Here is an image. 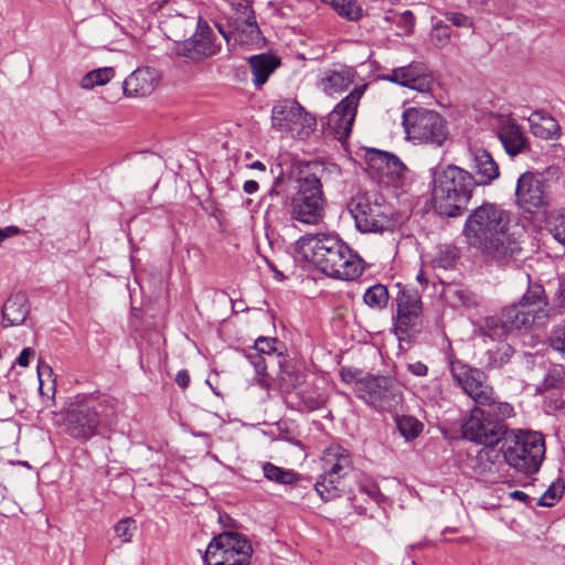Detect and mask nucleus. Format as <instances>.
I'll use <instances>...</instances> for the list:
<instances>
[{
	"label": "nucleus",
	"instance_id": "1",
	"mask_svg": "<svg viewBox=\"0 0 565 565\" xmlns=\"http://www.w3.org/2000/svg\"><path fill=\"white\" fill-rule=\"evenodd\" d=\"M510 215L494 203H483L468 215L462 234L467 244L500 263L515 259L522 248L509 233Z\"/></svg>",
	"mask_w": 565,
	"mask_h": 565
},
{
	"label": "nucleus",
	"instance_id": "2",
	"mask_svg": "<svg viewBox=\"0 0 565 565\" xmlns=\"http://www.w3.org/2000/svg\"><path fill=\"white\" fill-rule=\"evenodd\" d=\"M296 250L333 278L353 280L363 273L362 258L331 233L306 234L296 242Z\"/></svg>",
	"mask_w": 565,
	"mask_h": 565
},
{
	"label": "nucleus",
	"instance_id": "3",
	"mask_svg": "<svg viewBox=\"0 0 565 565\" xmlns=\"http://www.w3.org/2000/svg\"><path fill=\"white\" fill-rule=\"evenodd\" d=\"M429 171L435 210L447 217L460 215L476 189L471 173L456 164L437 166Z\"/></svg>",
	"mask_w": 565,
	"mask_h": 565
},
{
	"label": "nucleus",
	"instance_id": "4",
	"mask_svg": "<svg viewBox=\"0 0 565 565\" xmlns=\"http://www.w3.org/2000/svg\"><path fill=\"white\" fill-rule=\"evenodd\" d=\"M503 441L505 463L524 476L539 472L545 457V439L541 433L508 429Z\"/></svg>",
	"mask_w": 565,
	"mask_h": 565
},
{
	"label": "nucleus",
	"instance_id": "5",
	"mask_svg": "<svg viewBox=\"0 0 565 565\" xmlns=\"http://www.w3.org/2000/svg\"><path fill=\"white\" fill-rule=\"evenodd\" d=\"M450 373L454 381L477 404L490 407L495 416L494 420L503 423L504 419L514 415L513 406L508 402L498 399L492 386L487 383L484 372L481 370L456 360L450 362Z\"/></svg>",
	"mask_w": 565,
	"mask_h": 565
},
{
	"label": "nucleus",
	"instance_id": "6",
	"mask_svg": "<svg viewBox=\"0 0 565 565\" xmlns=\"http://www.w3.org/2000/svg\"><path fill=\"white\" fill-rule=\"evenodd\" d=\"M297 182L298 190L287 205L290 220L303 225L320 224L326 206L320 178L316 173H308L299 177Z\"/></svg>",
	"mask_w": 565,
	"mask_h": 565
},
{
	"label": "nucleus",
	"instance_id": "7",
	"mask_svg": "<svg viewBox=\"0 0 565 565\" xmlns=\"http://www.w3.org/2000/svg\"><path fill=\"white\" fill-rule=\"evenodd\" d=\"M322 475L315 483V490L326 502L341 497L344 479L353 470V461L348 449L338 444L330 445L322 451Z\"/></svg>",
	"mask_w": 565,
	"mask_h": 565
},
{
	"label": "nucleus",
	"instance_id": "8",
	"mask_svg": "<svg viewBox=\"0 0 565 565\" xmlns=\"http://www.w3.org/2000/svg\"><path fill=\"white\" fill-rule=\"evenodd\" d=\"M402 125L407 139L417 143L441 147L448 139L447 122L435 110L408 107L403 111Z\"/></svg>",
	"mask_w": 565,
	"mask_h": 565
},
{
	"label": "nucleus",
	"instance_id": "9",
	"mask_svg": "<svg viewBox=\"0 0 565 565\" xmlns=\"http://www.w3.org/2000/svg\"><path fill=\"white\" fill-rule=\"evenodd\" d=\"M348 210L361 233H382L392 227L391 209L377 192L356 194L349 202Z\"/></svg>",
	"mask_w": 565,
	"mask_h": 565
},
{
	"label": "nucleus",
	"instance_id": "10",
	"mask_svg": "<svg viewBox=\"0 0 565 565\" xmlns=\"http://www.w3.org/2000/svg\"><path fill=\"white\" fill-rule=\"evenodd\" d=\"M253 547L239 533L223 532L213 537L206 547L205 565H250Z\"/></svg>",
	"mask_w": 565,
	"mask_h": 565
},
{
	"label": "nucleus",
	"instance_id": "11",
	"mask_svg": "<svg viewBox=\"0 0 565 565\" xmlns=\"http://www.w3.org/2000/svg\"><path fill=\"white\" fill-rule=\"evenodd\" d=\"M355 395L377 412H394L402 403L397 383L386 376L367 375L355 382Z\"/></svg>",
	"mask_w": 565,
	"mask_h": 565
},
{
	"label": "nucleus",
	"instance_id": "12",
	"mask_svg": "<svg viewBox=\"0 0 565 565\" xmlns=\"http://www.w3.org/2000/svg\"><path fill=\"white\" fill-rule=\"evenodd\" d=\"M551 200L550 184L542 173L526 171L519 177L515 186V204L523 212L534 214L545 211Z\"/></svg>",
	"mask_w": 565,
	"mask_h": 565
},
{
	"label": "nucleus",
	"instance_id": "13",
	"mask_svg": "<svg viewBox=\"0 0 565 565\" xmlns=\"http://www.w3.org/2000/svg\"><path fill=\"white\" fill-rule=\"evenodd\" d=\"M462 436L476 444L497 446L508 431L504 423L493 420L480 407H473L461 426Z\"/></svg>",
	"mask_w": 565,
	"mask_h": 565
},
{
	"label": "nucleus",
	"instance_id": "14",
	"mask_svg": "<svg viewBox=\"0 0 565 565\" xmlns=\"http://www.w3.org/2000/svg\"><path fill=\"white\" fill-rule=\"evenodd\" d=\"M394 329L398 335H414L423 326L422 296L415 289L401 288L395 298Z\"/></svg>",
	"mask_w": 565,
	"mask_h": 565
},
{
	"label": "nucleus",
	"instance_id": "15",
	"mask_svg": "<svg viewBox=\"0 0 565 565\" xmlns=\"http://www.w3.org/2000/svg\"><path fill=\"white\" fill-rule=\"evenodd\" d=\"M174 53L192 62H201L217 54L221 45L215 43V34L210 25L198 19L195 32L189 39L177 41Z\"/></svg>",
	"mask_w": 565,
	"mask_h": 565
},
{
	"label": "nucleus",
	"instance_id": "16",
	"mask_svg": "<svg viewBox=\"0 0 565 565\" xmlns=\"http://www.w3.org/2000/svg\"><path fill=\"white\" fill-rule=\"evenodd\" d=\"M100 417L92 402L83 398L72 404L65 417L67 433L77 439L87 440L97 434Z\"/></svg>",
	"mask_w": 565,
	"mask_h": 565
},
{
	"label": "nucleus",
	"instance_id": "17",
	"mask_svg": "<svg viewBox=\"0 0 565 565\" xmlns=\"http://www.w3.org/2000/svg\"><path fill=\"white\" fill-rule=\"evenodd\" d=\"M532 326L533 319H530L529 312L524 311V305L518 302L507 307L502 311L501 319L487 318L481 332L491 340H500L508 331L529 330Z\"/></svg>",
	"mask_w": 565,
	"mask_h": 565
},
{
	"label": "nucleus",
	"instance_id": "18",
	"mask_svg": "<svg viewBox=\"0 0 565 565\" xmlns=\"http://www.w3.org/2000/svg\"><path fill=\"white\" fill-rule=\"evenodd\" d=\"M365 89V84L356 86L329 114V126L338 140H343L350 136L358 106Z\"/></svg>",
	"mask_w": 565,
	"mask_h": 565
},
{
	"label": "nucleus",
	"instance_id": "19",
	"mask_svg": "<svg viewBox=\"0 0 565 565\" xmlns=\"http://www.w3.org/2000/svg\"><path fill=\"white\" fill-rule=\"evenodd\" d=\"M366 158L370 168L377 171L383 182L399 186L406 181L408 169L395 154L372 149L367 151Z\"/></svg>",
	"mask_w": 565,
	"mask_h": 565
},
{
	"label": "nucleus",
	"instance_id": "20",
	"mask_svg": "<svg viewBox=\"0 0 565 565\" xmlns=\"http://www.w3.org/2000/svg\"><path fill=\"white\" fill-rule=\"evenodd\" d=\"M470 169L476 186H486L491 184L500 175L498 163L490 152L483 148H471Z\"/></svg>",
	"mask_w": 565,
	"mask_h": 565
},
{
	"label": "nucleus",
	"instance_id": "21",
	"mask_svg": "<svg viewBox=\"0 0 565 565\" xmlns=\"http://www.w3.org/2000/svg\"><path fill=\"white\" fill-rule=\"evenodd\" d=\"M239 7L242 11L236 12L238 17H231L228 19L231 30H226L222 23H216L218 32L227 42H230L233 36L235 41H243L241 34L248 33L253 36L254 33H258L259 31L252 7L242 4H239Z\"/></svg>",
	"mask_w": 565,
	"mask_h": 565
},
{
	"label": "nucleus",
	"instance_id": "22",
	"mask_svg": "<svg viewBox=\"0 0 565 565\" xmlns=\"http://www.w3.org/2000/svg\"><path fill=\"white\" fill-rule=\"evenodd\" d=\"M519 302L524 305V311H527L530 319H533V326L542 327L553 318L547 307L545 290L541 285L530 286Z\"/></svg>",
	"mask_w": 565,
	"mask_h": 565
},
{
	"label": "nucleus",
	"instance_id": "23",
	"mask_svg": "<svg viewBox=\"0 0 565 565\" xmlns=\"http://www.w3.org/2000/svg\"><path fill=\"white\" fill-rule=\"evenodd\" d=\"M386 81L408 87L418 92L429 90V79L425 75L424 68L420 64H409L402 67H396L384 76Z\"/></svg>",
	"mask_w": 565,
	"mask_h": 565
},
{
	"label": "nucleus",
	"instance_id": "24",
	"mask_svg": "<svg viewBox=\"0 0 565 565\" xmlns=\"http://www.w3.org/2000/svg\"><path fill=\"white\" fill-rule=\"evenodd\" d=\"M158 83L154 70L140 67L134 71L122 84L124 94L127 97H142L150 95Z\"/></svg>",
	"mask_w": 565,
	"mask_h": 565
},
{
	"label": "nucleus",
	"instance_id": "25",
	"mask_svg": "<svg viewBox=\"0 0 565 565\" xmlns=\"http://www.w3.org/2000/svg\"><path fill=\"white\" fill-rule=\"evenodd\" d=\"M500 457L494 446H484L472 459L471 467L477 475L491 478V481L497 482V473L502 465Z\"/></svg>",
	"mask_w": 565,
	"mask_h": 565
},
{
	"label": "nucleus",
	"instance_id": "26",
	"mask_svg": "<svg viewBox=\"0 0 565 565\" xmlns=\"http://www.w3.org/2000/svg\"><path fill=\"white\" fill-rule=\"evenodd\" d=\"M441 296L452 308H475L479 305V297L467 287L449 282L444 285Z\"/></svg>",
	"mask_w": 565,
	"mask_h": 565
},
{
	"label": "nucleus",
	"instance_id": "27",
	"mask_svg": "<svg viewBox=\"0 0 565 565\" xmlns=\"http://www.w3.org/2000/svg\"><path fill=\"white\" fill-rule=\"evenodd\" d=\"M498 136L507 153L511 157L521 153L526 148V137L515 121L503 124L498 131Z\"/></svg>",
	"mask_w": 565,
	"mask_h": 565
},
{
	"label": "nucleus",
	"instance_id": "28",
	"mask_svg": "<svg viewBox=\"0 0 565 565\" xmlns=\"http://www.w3.org/2000/svg\"><path fill=\"white\" fill-rule=\"evenodd\" d=\"M248 64L253 75V83L256 87L264 85L269 76L280 65V60L271 54L262 53L248 58Z\"/></svg>",
	"mask_w": 565,
	"mask_h": 565
},
{
	"label": "nucleus",
	"instance_id": "29",
	"mask_svg": "<svg viewBox=\"0 0 565 565\" xmlns=\"http://www.w3.org/2000/svg\"><path fill=\"white\" fill-rule=\"evenodd\" d=\"M29 301L24 294L11 296L3 305V327L20 326L29 315Z\"/></svg>",
	"mask_w": 565,
	"mask_h": 565
},
{
	"label": "nucleus",
	"instance_id": "30",
	"mask_svg": "<svg viewBox=\"0 0 565 565\" xmlns=\"http://www.w3.org/2000/svg\"><path fill=\"white\" fill-rule=\"evenodd\" d=\"M200 17L184 15L177 13L170 15L161 21L162 29L167 36L177 44V41H182L192 29L196 28L198 19Z\"/></svg>",
	"mask_w": 565,
	"mask_h": 565
},
{
	"label": "nucleus",
	"instance_id": "31",
	"mask_svg": "<svg viewBox=\"0 0 565 565\" xmlns=\"http://www.w3.org/2000/svg\"><path fill=\"white\" fill-rule=\"evenodd\" d=\"M353 83L351 70L328 71L320 79L321 89L328 95H334L347 90Z\"/></svg>",
	"mask_w": 565,
	"mask_h": 565
},
{
	"label": "nucleus",
	"instance_id": "32",
	"mask_svg": "<svg viewBox=\"0 0 565 565\" xmlns=\"http://www.w3.org/2000/svg\"><path fill=\"white\" fill-rule=\"evenodd\" d=\"M532 132L542 139H556L561 135V127L557 120L542 111H535L530 119Z\"/></svg>",
	"mask_w": 565,
	"mask_h": 565
},
{
	"label": "nucleus",
	"instance_id": "33",
	"mask_svg": "<svg viewBox=\"0 0 565 565\" xmlns=\"http://www.w3.org/2000/svg\"><path fill=\"white\" fill-rule=\"evenodd\" d=\"M92 402L94 409L100 417V424H111L117 416L118 401L108 395L86 397Z\"/></svg>",
	"mask_w": 565,
	"mask_h": 565
},
{
	"label": "nucleus",
	"instance_id": "34",
	"mask_svg": "<svg viewBox=\"0 0 565 565\" xmlns=\"http://www.w3.org/2000/svg\"><path fill=\"white\" fill-rule=\"evenodd\" d=\"M459 258V250L451 244H444L436 247L431 258L433 267L450 269Z\"/></svg>",
	"mask_w": 565,
	"mask_h": 565
},
{
	"label": "nucleus",
	"instance_id": "35",
	"mask_svg": "<svg viewBox=\"0 0 565 565\" xmlns=\"http://www.w3.org/2000/svg\"><path fill=\"white\" fill-rule=\"evenodd\" d=\"M384 20L386 22L396 24L398 29V35H408L414 30L415 15L409 10H405L404 12L390 11L385 13Z\"/></svg>",
	"mask_w": 565,
	"mask_h": 565
},
{
	"label": "nucleus",
	"instance_id": "36",
	"mask_svg": "<svg viewBox=\"0 0 565 565\" xmlns=\"http://www.w3.org/2000/svg\"><path fill=\"white\" fill-rule=\"evenodd\" d=\"M115 76L113 67H99L85 74L81 81L83 89H93L107 84Z\"/></svg>",
	"mask_w": 565,
	"mask_h": 565
},
{
	"label": "nucleus",
	"instance_id": "37",
	"mask_svg": "<svg viewBox=\"0 0 565 565\" xmlns=\"http://www.w3.org/2000/svg\"><path fill=\"white\" fill-rule=\"evenodd\" d=\"M514 353L513 348L505 342H500L495 349L488 350L486 366L490 369L501 367L507 364Z\"/></svg>",
	"mask_w": 565,
	"mask_h": 565
},
{
	"label": "nucleus",
	"instance_id": "38",
	"mask_svg": "<svg viewBox=\"0 0 565 565\" xmlns=\"http://www.w3.org/2000/svg\"><path fill=\"white\" fill-rule=\"evenodd\" d=\"M263 472L266 479L279 484H292L298 480L292 470L280 468L271 462L264 463Z\"/></svg>",
	"mask_w": 565,
	"mask_h": 565
},
{
	"label": "nucleus",
	"instance_id": "39",
	"mask_svg": "<svg viewBox=\"0 0 565 565\" xmlns=\"http://www.w3.org/2000/svg\"><path fill=\"white\" fill-rule=\"evenodd\" d=\"M366 306L372 309L381 310L388 302V291L384 285L377 284L366 289L363 296Z\"/></svg>",
	"mask_w": 565,
	"mask_h": 565
},
{
	"label": "nucleus",
	"instance_id": "40",
	"mask_svg": "<svg viewBox=\"0 0 565 565\" xmlns=\"http://www.w3.org/2000/svg\"><path fill=\"white\" fill-rule=\"evenodd\" d=\"M332 8L342 18L356 21L362 17V8L356 0H331Z\"/></svg>",
	"mask_w": 565,
	"mask_h": 565
},
{
	"label": "nucleus",
	"instance_id": "41",
	"mask_svg": "<svg viewBox=\"0 0 565 565\" xmlns=\"http://www.w3.org/2000/svg\"><path fill=\"white\" fill-rule=\"evenodd\" d=\"M396 426L406 440L415 439L423 430V424L413 416L396 417Z\"/></svg>",
	"mask_w": 565,
	"mask_h": 565
},
{
	"label": "nucleus",
	"instance_id": "42",
	"mask_svg": "<svg viewBox=\"0 0 565 565\" xmlns=\"http://www.w3.org/2000/svg\"><path fill=\"white\" fill-rule=\"evenodd\" d=\"M430 39L433 44L438 49L447 46L451 39L450 26L443 22H436L430 31Z\"/></svg>",
	"mask_w": 565,
	"mask_h": 565
},
{
	"label": "nucleus",
	"instance_id": "43",
	"mask_svg": "<svg viewBox=\"0 0 565 565\" xmlns=\"http://www.w3.org/2000/svg\"><path fill=\"white\" fill-rule=\"evenodd\" d=\"M547 341L554 351L565 355V319L552 328Z\"/></svg>",
	"mask_w": 565,
	"mask_h": 565
},
{
	"label": "nucleus",
	"instance_id": "44",
	"mask_svg": "<svg viewBox=\"0 0 565 565\" xmlns=\"http://www.w3.org/2000/svg\"><path fill=\"white\" fill-rule=\"evenodd\" d=\"M136 530H137L136 521L132 518H125V519L118 521L114 526L116 536L121 540V543L131 542Z\"/></svg>",
	"mask_w": 565,
	"mask_h": 565
},
{
	"label": "nucleus",
	"instance_id": "45",
	"mask_svg": "<svg viewBox=\"0 0 565 565\" xmlns=\"http://www.w3.org/2000/svg\"><path fill=\"white\" fill-rule=\"evenodd\" d=\"M550 310L553 318L565 313V280L561 279L558 281V287L552 299Z\"/></svg>",
	"mask_w": 565,
	"mask_h": 565
},
{
	"label": "nucleus",
	"instance_id": "46",
	"mask_svg": "<svg viewBox=\"0 0 565 565\" xmlns=\"http://www.w3.org/2000/svg\"><path fill=\"white\" fill-rule=\"evenodd\" d=\"M564 486L559 483H552L537 501L540 507H553L555 502L562 497Z\"/></svg>",
	"mask_w": 565,
	"mask_h": 565
},
{
	"label": "nucleus",
	"instance_id": "47",
	"mask_svg": "<svg viewBox=\"0 0 565 565\" xmlns=\"http://www.w3.org/2000/svg\"><path fill=\"white\" fill-rule=\"evenodd\" d=\"M277 339L260 337L255 341L252 350L267 356L270 360L275 359Z\"/></svg>",
	"mask_w": 565,
	"mask_h": 565
},
{
	"label": "nucleus",
	"instance_id": "48",
	"mask_svg": "<svg viewBox=\"0 0 565 565\" xmlns=\"http://www.w3.org/2000/svg\"><path fill=\"white\" fill-rule=\"evenodd\" d=\"M245 356L258 375L265 376L267 374V363L270 359L252 349L246 352Z\"/></svg>",
	"mask_w": 565,
	"mask_h": 565
},
{
	"label": "nucleus",
	"instance_id": "49",
	"mask_svg": "<svg viewBox=\"0 0 565 565\" xmlns=\"http://www.w3.org/2000/svg\"><path fill=\"white\" fill-rule=\"evenodd\" d=\"M550 231L554 238L565 245V214L559 213L550 221Z\"/></svg>",
	"mask_w": 565,
	"mask_h": 565
},
{
	"label": "nucleus",
	"instance_id": "50",
	"mask_svg": "<svg viewBox=\"0 0 565 565\" xmlns=\"http://www.w3.org/2000/svg\"><path fill=\"white\" fill-rule=\"evenodd\" d=\"M446 21L450 22L452 25L457 28H472L473 21L470 17L456 11H447L445 12Z\"/></svg>",
	"mask_w": 565,
	"mask_h": 565
},
{
	"label": "nucleus",
	"instance_id": "51",
	"mask_svg": "<svg viewBox=\"0 0 565 565\" xmlns=\"http://www.w3.org/2000/svg\"><path fill=\"white\" fill-rule=\"evenodd\" d=\"M301 399H302V403H303L305 407L308 411L319 409L324 404V398H323L322 395H316V396H305V395H302Z\"/></svg>",
	"mask_w": 565,
	"mask_h": 565
},
{
	"label": "nucleus",
	"instance_id": "52",
	"mask_svg": "<svg viewBox=\"0 0 565 565\" xmlns=\"http://www.w3.org/2000/svg\"><path fill=\"white\" fill-rule=\"evenodd\" d=\"M52 374H53L52 367L47 363L40 361L39 365H38V377H39V382H40L39 390H40L41 394H43L42 376L43 375L52 376Z\"/></svg>",
	"mask_w": 565,
	"mask_h": 565
},
{
	"label": "nucleus",
	"instance_id": "53",
	"mask_svg": "<svg viewBox=\"0 0 565 565\" xmlns=\"http://www.w3.org/2000/svg\"><path fill=\"white\" fill-rule=\"evenodd\" d=\"M34 355V350L31 349V348H24L18 359H17V363L20 365V366H23V367H26L29 364H30V359Z\"/></svg>",
	"mask_w": 565,
	"mask_h": 565
},
{
	"label": "nucleus",
	"instance_id": "54",
	"mask_svg": "<svg viewBox=\"0 0 565 565\" xmlns=\"http://www.w3.org/2000/svg\"><path fill=\"white\" fill-rule=\"evenodd\" d=\"M408 370L412 374L417 376H425L428 372L427 365L422 362H415L408 365Z\"/></svg>",
	"mask_w": 565,
	"mask_h": 565
},
{
	"label": "nucleus",
	"instance_id": "55",
	"mask_svg": "<svg viewBox=\"0 0 565 565\" xmlns=\"http://www.w3.org/2000/svg\"><path fill=\"white\" fill-rule=\"evenodd\" d=\"M175 382L177 384L182 387V388H185L189 386L190 384V375H189V372L186 370H181L177 373V376H175Z\"/></svg>",
	"mask_w": 565,
	"mask_h": 565
},
{
	"label": "nucleus",
	"instance_id": "56",
	"mask_svg": "<svg viewBox=\"0 0 565 565\" xmlns=\"http://www.w3.org/2000/svg\"><path fill=\"white\" fill-rule=\"evenodd\" d=\"M340 376H341V380L344 382V383H354L358 381L355 380V376H356V373L355 371L351 370V369H342L341 372H340Z\"/></svg>",
	"mask_w": 565,
	"mask_h": 565
},
{
	"label": "nucleus",
	"instance_id": "57",
	"mask_svg": "<svg viewBox=\"0 0 565 565\" xmlns=\"http://www.w3.org/2000/svg\"><path fill=\"white\" fill-rule=\"evenodd\" d=\"M243 189L247 194H253L258 191L259 185L256 181L248 180L244 183Z\"/></svg>",
	"mask_w": 565,
	"mask_h": 565
},
{
	"label": "nucleus",
	"instance_id": "58",
	"mask_svg": "<svg viewBox=\"0 0 565 565\" xmlns=\"http://www.w3.org/2000/svg\"><path fill=\"white\" fill-rule=\"evenodd\" d=\"M510 498L522 501L524 503H527L530 499V497L525 492L520 490H514L510 492Z\"/></svg>",
	"mask_w": 565,
	"mask_h": 565
},
{
	"label": "nucleus",
	"instance_id": "59",
	"mask_svg": "<svg viewBox=\"0 0 565 565\" xmlns=\"http://www.w3.org/2000/svg\"><path fill=\"white\" fill-rule=\"evenodd\" d=\"M2 231H3L4 238L12 237L20 233V228L18 226H13V225L4 227V228H2Z\"/></svg>",
	"mask_w": 565,
	"mask_h": 565
},
{
	"label": "nucleus",
	"instance_id": "60",
	"mask_svg": "<svg viewBox=\"0 0 565 565\" xmlns=\"http://www.w3.org/2000/svg\"><path fill=\"white\" fill-rule=\"evenodd\" d=\"M279 211L274 204H269V206L266 210L267 217H278Z\"/></svg>",
	"mask_w": 565,
	"mask_h": 565
},
{
	"label": "nucleus",
	"instance_id": "61",
	"mask_svg": "<svg viewBox=\"0 0 565 565\" xmlns=\"http://www.w3.org/2000/svg\"><path fill=\"white\" fill-rule=\"evenodd\" d=\"M363 490H365V492L373 499H376L377 495H380V491L375 486H371L369 489L363 488Z\"/></svg>",
	"mask_w": 565,
	"mask_h": 565
},
{
	"label": "nucleus",
	"instance_id": "62",
	"mask_svg": "<svg viewBox=\"0 0 565 565\" xmlns=\"http://www.w3.org/2000/svg\"><path fill=\"white\" fill-rule=\"evenodd\" d=\"M279 182V178H277L274 182V185L273 188L269 190L268 192V195L271 198V199H275V198H278L279 196V191L277 190V184Z\"/></svg>",
	"mask_w": 565,
	"mask_h": 565
},
{
	"label": "nucleus",
	"instance_id": "63",
	"mask_svg": "<svg viewBox=\"0 0 565 565\" xmlns=\"http://www.w3.org/2000/svg\"><path fill=\"white\" fill-rule=\"evenodd\" d=\"M252 169L265 171L266 167L262 161H254L250 166Z\"/></svg>",
	"mask_w": 565,
	"mask_h": 565
},
{
	"label": "nucleus",
	"instance_id": "64",
	"mask_svg": "<svg viewBox=\"0 0 565 565\" xmlns=\"http://www.w3.org/2000/svg\"><path fill=\"white\" fill-rule=\"evenodd\" d=\"M545 383L547 386H554L555 383H554V376L553 375H548L546 379H545Z\"/></svg>",
	"mask_w": 565,
	"mask_h": 565
}]
</instances>
